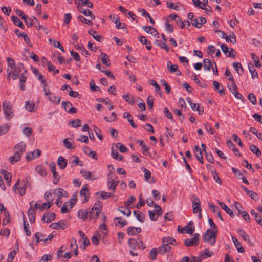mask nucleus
Masks as SVG:
<instances>
[{
	"mask_svg": "<svg viewBox=\"0 0 262 262\" xmlns=\"http://www.w3.org/2000/svg\"><path fill=\"white\" fill-rule=\"evenodd\" d=\"M241 188L247 193L248 195H250L252 199H257L258 195L256 193L248 190L246 187H245L244 186H241Z\"/></svg>",
	"mask_w": 262,
	"mask_h": 262,
	"instance_id": "obj_33",
	"label": "nucleus"
},
{
	"mask_svg": "<svg viewBox=\"0 0 262 262\" xmlns=\"http://www.w3.org/2000/svg\"><path fill=\"white\" fill-rule=\"evenodd\" d=\"M116 222V225H120L121 228L123 227L127 224V222L125 220H123L121 217H117L115 219Z\"/></svg>",
	"mask_w": 262,
	"mask_h": 262,
	"instance_id": "obj_36",
	"label": "nucleus"
},
{
	"mask_svg": "<svg viewBox=\"0 0 262 262\" xmlns=\"http://www.w3.org/2000/svg\"><path fill=\"white\" fill-rule=\"evenodd\" d=\"M97 193L100 194V197L102 199H107L110 198V197L113 196V194L112 193L107 192H105L103 191H101L99 192H97Z\"/></svg>",
	"mask_w": 262,
	"mask_h": 262,
	"instance_id": "obj_51",
	"label": "nucleus"
},
{
	"mask_svg": "<svg viewBox=\"0 0 262 262\" xmlns=\"http://www.w3.org/2000/svg\"><path fill=\"white\" fill-rule=\"evenodd\" d=\"M150 84L155 88V91L158 93L160 96H161V93L160 92L161 89L159 85L155 80H151L150 81Z\"/></svg>",
	"mask_w": 262,
	"mask_h": 262,
	"instance_id": "obj_54",
	"label": "nucleus"
},
{
	"mask_svg": "<svg viewBox=\"0 0 262 262\" xmlns=\"http://www.w3.org/2000/svg\"><path fill=\"white\" fill-rule=\"evenodd\" d=\"M139 40L142 43L146 45V48L147 50H150L151 49L150 41L146 39L145 37L143 36H141Z\"/></svg>",
	"mask_w": 262,
	"mask_h": 262,
	"instance_id": "obj_34",
	"label": "nucleus"
},
{
	"mask_svg": "<svg viewBox=\"0 0 262 262\" xmlns=\"http://www.w3.org/2000/svg\"><path fill=\"white\" fill-rule=\"evenodd\" d=\"M78 8L79 10L81 13H82L86 16H90L91 19L94 20L95 18V16L92 14V12L89 9H83L82 11V8H79V6H78Z\"/></svg>",
	"mask_w": 262,
	"mask_h": 262,
	"instance_id": "obj_29",
	"label": "nucleus"
},
{
	"mask_svg": "<svg viewBox=\"0 0 262 262\" xmlns=\"http://www.w3.org/2000/svg\"><path fill=\"white\" fill-rule=\"evenodd\" d=\"M167 68L170 73H175L177 75H180L181 73L180 70H178V66L177 64L172 65L170 61L167 62Z\"/></svg>",
	"mask_w": 262,
	"mask_h": 262,
	"instance_id": "obj_9",
	"label": "nucleus"
},
{
	"mask_svg": "<svg viewBox=\"0 0 262 262\" xmlns=\"http://www.w3.org/2000/svg\"><path fill=\"white\" fill-rule=\"evenodd\" d=\"M200 235L198 233H195L193 237L188 238L185 241V245L186 246H192L193 245H198L199 242Z\"/></svg>",
	"mask_w": 262,
	"mask_h": 262,
	"instance_id": "obj_6",
	"label": "nucleus"
},
{
	"mask_svg": "<svg viewBox=\"0 0 262 262\" xmlns=\"http://www.w3.org/2000/svg\"><path fill=\"white\" fill-rule=\"evenodd\" d=\"M35 237L36 238L35 244H37L40 241H43L45 242L46 235L41 233L36 232L35 235Z\"/></svg>",
	"mask_w": 262,
	"mask_h": 262,
	"instance_id": "obj_40",
	"label": "nucleus"
},
{
	"mask_svg": "<svg viewBox=\"0 0 262 262\" xmlns=\"http://www.w3.org/2000/svg\"><path fill=\"white\" fill-rule=\"evenodd\" d=\"M48 100L54 105H58L60 103L61 98L59 96H55L54 94H52L48 96Z\"/></svg>",
	"mask_w": 262,
	"mask_h": 262,
	"instance_id": "obj_18",
	"label": "nucleus"
},
{
	"mask_svg": "<svg viewBox=\"0 0 262 262\" xmlns=\"http://www.w3.org/2000/svg\"><path fill=\"white\" fill-rule=\"evenodd\" d=\"M127 231L129 236H133L139 233L141 231V229L139 227L130 226L127 228Z\"/></svg>",
	"mask_w": 262,
	"mask_h": 262,
	"instance_id": "obj_15",
	"label": "nucleus"
},
{
	"mask_svg": "<svg viewBox=\"0 0 262 262\" xmlns=\"http://www.w3.org/2000/svg\"><path fill=\"white\" fill-rule=\"evenodd\" d=\"M35 104L34 102L27 101L25 102V108L29 112H34L35 110Z\"/></svg>",
	"mask_w": 262,
	"mask_h": 262,
	"instance_id": "obj_30",
	"label": "nucleus"
},
{
	"mask_svg": "<svg viewBox=\"0 0 262 262\" xmlns=\"http://www.w3.org/2000/svg\"><path fill=\"white\" fill-rule=\"evenodd\" d=\"M88 33L90 35H92L93 38L97 41L99 42L102 41L103 38L102 36L101 35H98L96 31L93 29H90L88 30Z\"/></svg>",
	"mask_w": 262,
	"mask_h": 262,
	"instance_id": "obj_21",
	"label": "nucleus"
},
{
	"mask_svg": "<svg viewBox=\"0 0 262 262\" xmlns=\"http://www.w3.org/2000/svg\"><path fill=\"white\" fill-rule=\"evenodd\" d=\"M193 223L192 221H190L188 224L180 229V226H178V230L181 233H186L190 234H192L195 230V228L193 227H191L190 225H193Z\"/></svg>",
	"mask_w": 262,
	"mask_h": 262,
	"instance_id": "obj_5",
	"label": "nucleus"
},
{
	"mask_svg": "<svg viewBox=\"0 0 262 262\" xmlns=\"http://www.w3.org/2000/svg\"><path fill=\"white\" fill-rule=\"evenodd\" d=\"M111 155L114 159L119 161H122L123 160V156L121 155H120L117 151L114 150L113 148H112Z\"/></svg>",
	"mask_w": 262,
	"mask_h": 262,
	"instance_id": "obj_47",
	"label": "nucleus"
},
{
	"mask_svg": "<svg viewBox=\"0 0 262 262\" xmlns=\"http://www.w3.org/2000/svg\"><path fill=\"white\" fill-rule=\"evenodd\" d=\"M27 214L29 217V221L31 223H33L35 222V212L32 209V207L29 208Z\"/></svg>",
	"mask_w": 262,
	"mask_h": 262,
	"instance_id": "obj_28",
	"label": "nucleus"
},
{
	"mask_svg": "<svg viewBox=\"0 0 262 262\" xmlns=\"http://www.w3.org/2000/svg\"><path fill=\"white\" fill-rule=\"evenodd\" d=\"M123 117L124 118H127L128 121L130 123V125L134 128H136L138 126L136 125L133 119V117L132 115L128 112H125L123 114Z\"/></svg>",
	"mask_w": 262,
	"mask_h": 262,
	"instance_id": "obj_16",
	"label": "nucleus"
},
{
	"mask_svg": "<svg viewBox=\"0 0 262 262\" xmlns=\"http://www.w3.org/2000/svg\"><path fill=\"white\" fill-rule=\"evenodd\" d=\"M14 32L18 36H22L24 39V41L28 45H29V46H32L30 40L27 34L25 33H22V34H18L17 32H19L18 29H16Z\"/></svg>",
	"mask_w": 262,
	"mask_h": 262,
	"instance_id": "obj_27",
	"label": "nucleus"
},
{
	"mask_svg": "<svg viewBox=\"0 0 262 262\" xmlns=\"http://www.w3.org/2000/svg\"><path fill=\"white\" fill-rule=\"evenodd\" d=\"M88 215V211L85 209H81L78 211V217L84 220H86Z\"/></svg>",
	"mask_w": 262,
	"mask_h": 262,
	"instance_id": "obj_32",
	"label": "nucleus"
},
{
	"mask_svg": "<svg viewBox=\"0 0 262 262\" xmlns=\"http://www.w3.org/2000/svg\"><path fill=\"white\" fill-rule=\"evenodd\" d=\"M232 240L237 248V250L239 253H244L245 250L244 248L242 246L241 243L238 241V239L234 236H231Z\"/></svg>",
	"mask_w": 262,
	"mask_h": 262,
	"instance_id": "obj_14",
	"label": "nucleus"
},
{
	"mask_svg": "<svg viewBox=\"0 0 262 262\" xmlns=\"http://www.w3.org/2000/svg\"><path fill=\"white\" fill-rule=\"evenodd\" d=\"M235 70H236L237 73L240 74L241 73L239 72V69L241 70V71L243 72V68L241 66V64L239 62H233L232 64Z\"/></svg>",
	"mask_w": 262,
	"mask_h": 262,
	"instance_id": "obj_60",
	"label": "nucleus"
},
{
	"mask_svg": "<svg viewBox=\"0 0 262 262\" xmlns=\"http://www.w3.org/2000/svg\"><path fill=\"white\" fill-rule=\"evenodd\" d=\"M228 88L229 89L230 91L232 94L235 93L237 90V87L234 81L231 82V84L228 85Z\"/></svg>",
	"mask_w": 262,
	"mask_h": 262,
	"instance_id": "obj_58",
	"label": "nucleus"
},
{
	"mask_svg": "<svg viewBox=\"0 0 262 262\" xmlns=\"http://www.w3.org/2000/svg\"><path fill=\"white\" fill-rule=\"evenodd\" d=\"M88 192V189L86 186H84L83 188L81 189L80 191V195L81 196H83L84 200L83 201V203H86L88 201V198H89V194H87Z\"/></svg>",
	"mask_w": 262,
	"mask_h": 262,
	"instance_id": "obj_26",
	"label": "nucleus"
},
{
	"mask_svg": "<svg viewBox=\"0 0 262 262\" xmlns=\"http://www.w3.org/2000/svg\"><path fill=\"white\" fill-rule=\"evenodd\" d=\"M101 57L102 62L103 64H105L106 66H110V63H109L110 60L108 58V56L105 53H102L100 55Z\"/></svg>",
	"mask_w": 262,
	"mask_h": 262,
	"instance_id": "obj_48",
	"label": "nucleus"
},
{
	"mask_svg": "<svg viewBox=\"0 0 262 262\" xmlns=\"http://www.w3.org/2000/svg\"><path fill=\"white\" fill-rule=\"evenodd\" d=\"M193 212L194 213H199V216H201V204L199 199L198 198H195L192 201Z\"/></svg>",
	"mask_w": 262,
	"mask_h": 262,
	"instance_id": "obj_7",
	"label": "nucleus"
},
{
	"mask_svg": "<svg viewBox=\"0 0 262 262\" xmlns=\"http://www.w3.org/2000/svg\"><path fill=\"white\" fill-rule=\"evenodd\" d=\"M54 193L57 195L59 198L60 197H67L68 193L62 188H57L54 191Z\"/></svg>",
	"mask_w": 262,
	"mask_h": 262,
	"instance_id": "obj_25",
	"label": "nucleus"
},
{
	"mask_svg": "<svg viewBox=\"0 0 262 262\" xmlns=\"http://www.w3.org/2000/svg\"><path fill=\"white\" fill-rule=\"evenodd\" d=\"M69 123H71L72 126L73 127H77L80 126L81 125V120L79 119H76L73 120H72L69 122Z\"/></svg>",
	"mask_w": 262,
	"mask_h": 262,
	"instance_id": "obj_62",
	"label": "nucleus"
},
{
	"mask_svg": "<svg viewBox=\"0 0 262 262\" xmlns=\"http://www.w3.org/2000/svg\"><path fill=\"white\" fill-rule=\"evenodd\" d=\"M10 129V125L8 123L4 124L0 126V136L5 135Z\"/></svg>",
	"mask_w": 262,
	"mask_h": 262,
	"instance_id": "obj_37",
	"label": "nucleus"
},
{
	"mask_svg": "<svg viewBox=\"0 0 262 262\" xmlns=\"http://www.w3.org/2000/svg\"><path fill=\"white\" fill-rule=\"evenodd\" d=\"M55 217V213L53 212H47L43 214L42 216V221L48 223L53 221Z\"/></svg>",
	"mask_w": 262,
	"mask_h": 262,
	"instance_id": "obj_11",
	"label": "nucleus"
},
{
	"mask_svg": "<svg viewBox=\"0 0 262 262\" xmlns=\"http://www.w3.org/2000/svg\"><path fill=\"white\" fill-rule=\"evenodd\" d=\"M217 231H213L211 229H208L203 236V239L206 242H210L211 245L215 244L216 236Z\"/></svg>",
	"mask_w": 262,
	"mask_h": 262,
	"instance_id": "obj_2",
	"label": "nucleus"
},
{
	"mask_svg": "<svg viewBox=\"0 0 262 262\" xmlns=\"http://www.w3.org/2000/svg\"><path fill=\"white\" fill-rule=\"evenodd\" d=\"M213 255V252L211 251H209L208 249H205L202 250L200 253V256L202 259H206L208 257H210Z\"/></svg>",
	"mask_w": 262,
	"mask_h": 262,
	"instance_id": "obj_20",
	"label": "nucleus"
},
{
	"mask_svg": "<svg viewBox=\"0 0 262 262\" xmlns=\"http://www.w3.org/2000/svg\"><path fill=\"white\" fill-rule=\"evenodd\" d=\"M157 253L158 252L156 251V248H152L151 249L150 252H149V255H150V258L154 260L156 259L157 258Z\"/></svg>",
	"mask_w": 262,
	"mask_h": 262,
	"instance_id": "obj_63",
	"label": "nucleus"
},
{
	"mask_svg": "<svg viewBox=\"0 0 262 262\" xmlns=\"http://www.w3.org/2000/svg\"><path fill=\"white\" fill-rule=\"evenodd\" d=\"M170 249L171 246H170L168 244L163 243L162 245L159 247L158 252L161 254H164L167 252H170Z\"/></svg>",
	"mask_w": 262,
	"mask_h": 262,
	"instance_id": "obj_12",
	"label": "nucleus"
},
{
	"mask_svg": "<svg viewBox=\"0 0 262 262\" xmlns=\"http://www.w3.org/2000/svg\"><path fill=\"white\" fill-rule=\"evenodd\" d=\"M24 70V66L22 63H19L13 68V72L19 74V73Z\"/></svg>",
	"mask_w": 262,
	"mask_h": 262,
	"instance_id": "obj_49",
	"label": "nucleus"
},
{
	"mask_svg": "<svg viewBox=\"0 0 262 262\" xmlns=\"http://www.w3.org/2000/svg\"><path fill=\"white\" fill-rule=\"evenodd\" d=\"M75 47L77 50L81 51V53L82 55H85L86 56L90 55V53H88V51L86 50V49L83 45L79 46L78 45H75Z\"/></svg>",
	"mask_w": 262,
	"mask_h": 262,
	"instance_id": "obj_45",
	"label": "nucleus"
},
{
	"mask_svg": "<svg viewBox=\"0 0 262 262\" xmlns=\"http://www.w3.org/2000/svg\"><path fill=\"white\" fill-rule=\"evenodd\" d=\"M41 154V151L40 149H37L32 152L27 153L26 156V160L28 161H31L35 158H38Z\"/></svg>",
	"mask_w": 262,
	"mask_h": 262,
	"instance_id": "obj_8",
	"label": "nucleus"
},
{
	"mask_svg": "<svg viewBox=\"0 0 262 262\" xmlns=\"http://www.w3.org/2000/svg\"><path fill=\"white\" fill-rule=\"evenodd\" d=\"M81 173L85 179L88 180H94L97 179L96 178H92L91 172L88 171L81 170Z\"/></svg>",
	"mask_w": 262,
	"mask_h": 262,
	"instance_id": "obj_39",
	"label": "nucleus"
},
{
	"mask_svg": "<svg viewBox=\"0 0 262 262\" xmlns=\"http://www.w3.org/2000/svg\"><path fill=\"white\" fill-rule=\"evenodd\" d=\"M143 29L148 33L152 34L153 36L159 38V33L156 29L151 26H144Z\"/></svg>",
	"mask_w": 262,
	"mask_h": 262,
	"instance_id": "obj_13",
	"label": "nucleus"
},
{
	"mask_svg": "<svg viewBox=\"0 0 262 262\" xmlns=\"http://www.w3.org/2000/svg\"><path fill=\"white\" fill-rule=\"evenodd\" d=\"M16 253L15 250L11 251L8 255L7 262H12L14 258L15 257V256L16 255Z\"/></svg>",
	"mask_w": 262,
	"mask_h": 262,
	"instance_id": "obj_64",
	"label": "nucleus"
},
{
	"mask_svg": "<svg viewBox=\"0 0 262 262\" xmlns=\"http://www.w3.org/2000/svg\"><path fill=\"white\" fill-rule=\"evenodd\" d=\"M3 108L6 118L10 120L14 115L10 102L7 101L3 102Z\"/></svg>",
	"mask_w": 262,
	"mask_h": 262,
	"instance_id": "obj_3",
	"label": "nucleus"
},
{
	"mask_svg": "<svg viewBox=\"0 0 262 262\" xmlns=\"http://www.w3.org/2000/svg\"><path fill=\"white\" fill-rule=\"evenodd\" d=\"M176 242V240L170 236H167L163 237L162 239V243L165 244H171L173 245V243Z\"/></svg>",
	"mask_w": 262,
	"mask_h": 262,
	"instance_id": "obj_50",
	"label": "nucleus"
},
{
	"mask_svg": "<svg viewBox=\"0 0 262 262\" xmlns=\"http://www.w3.org/2000/svg\"><path fill=\"white\" fill-rule=\"evenodd\" d=\"M251 214L254 215L256 221L257 223L262 226V220L261 215L257 212H256L254 210H251L250 211Z\"/></svg>",
	"mask_w": 262,
	"mask_h": 262,
	"instance_id": "obj_35",
	"label": "nucleus"
},
{
	"mask_svg": "<svg viewBox=\"0 0 262 262\" xmlns=\"http://www.w3.org/2000/svg\"><path fill=\"white\" fill-rule=\"evenodd\" d=\"M123 99L129 104H134L135 101L133 97H130L128 94L124 95L122 96Z\"/></svg>",
	"mask_w": 262,
	"mask_h": 262,
	"instance_id": "obj_52",
	"label": "nucleus"
},
{
	"mask_svg": "<svg viewBox=\"0 0 262 262\" xmlns=\"http://www.w3.org/2000/svg\"><path fill=\"white\" fill-rule=\"evenodd\" d=\"M92 209H94V210L96 211L95 218H98L100 213H101L102 209L101 203L100 201L96 202Z\"/></svg>",
	"mask_w": 262,
	"mask_h": 262,
	"instance_id": "obj_22",
	"label": "nucleus"
},
{
	"mask_svg": "<svg viewBox=\"0 0 262 262\" xmlns=\"http://www.w3.org/2000/svg\"><path fill=\"white\" fill-rule=\"evenodd\" d=\"M30 228L29 224L27 222L26 220L24 219V230L26 233V235L28 236L31 235V232L29 230V228Z\"/></svg>",
	"mask_w": 262,
	"mask_h": 262,
	"instance_id": "obj_53",
	"label": "nucleus"
},
{
	"mask_svg": "<svg viewBox=\"0 0 262 262\" xmlns=\"http://www.w3.org/2000/svg\"><path fill=\"white\" fill-rule=\"evenodd\" d=\"M248 99L252 103V104L255 105L256 104L257 101L256 97L252 93H251L248 95Z\"/></svg>",
	"mask_w": 262,
	"mask_h": 262,
	"instance_id": "obj_61",
	"label": "nucleus"
},
{
	"mask_svg": "<svg viewBox=\"0 0 262 262\" xmlns=\"http://www.w3.org/2000/svg\"><path fill=\"white\" fill-rule=\"evenodd\" d=\"M237 232L238 235L246 242H248L249 243H251L250 240L249 236L246 233V232L241 229H238L237 230Z\"/></svg>",
	"mask_w": 262,
	"mask_h": 262,
	"instance_id": "obj_23",
	"label": "nucleus"
},
{
	"mask_svg": "<svg viewBox=\"0 0 262 262\" xmlns=\"http://www.w3.org/2000/svg\"><path fill=\"white\" fill-rule=\"evenodd\" d=\"M213 85L216 91H217L220 93V95H225V90L223 88V86L220 85L219 83L217 81H213Z\"/></svg>",
	"mask_w": 262,
	"mask_h": 262,
	"instance_id": "obj_24",
	"label": "nucleus"
},
{
	"mask_svg": "<svg viewBox=\"0 0 262 262\" xmlns=\"http://www.w3.org/2000/svg\"><path fill=\"white\" fill-rule=\"evenodd\" d=\"M11 20L16 26L23 29L24 28V26L23 23L20 20V19L17 17L15 16H12Z\"/></svg>",
	"mask_w": 262,
	"mask_h": 262,
	"instance_id": "obj_44",
	"label": "nucleus"
},
{
	"mask_svg": "<svg viewBox=\"0 0 262 262\" xmlns=\"http://www.w3.org/2000/svg\"><path fill=\"white\" fill-rule=\"evenodd\" d=\"M137 142L139 143L140 145L142 146V148L143 150V154L144 155H146V153L148 152L149 150V147L144 144V141L143 140H138Z\"/></svg>",
	"mask_w": 262,
	"mask_h": 262,
	"instance_id": "obj_55",
	"label": "nucleus"
},
{
	"mask_svg": "<svg viewBox=\"0 0 262 262\" xmlns=\"http://www.w3.org/2000/svg\"><path fill=\"white\" fill-rule=\"evenodd\" d=\"M134 215L136 217L137 219L140 222H143L145 219L144 214L138 210H135L133 212Z\"/></svg>",
	"mask_w": 262,
	"mask_h": 262,
	"instance_id": "obj_31",
	"label": "nucleus"
},
{
	"mask_svg": "<svg viewBox=\"0 0 262 262\" xmlns=\"http://www.w3.org/2000/svg\"><path fill=\"white\" fill-rule=\"evenodd\" d=\"M203 66L205 70L210 71L213 65L209 59L206 58L203 60Z\"/></svg>",
	"mask_w": 262,
	"mask_h": 262,
	"instance_id": "obj_42",
	"label": "nucleus"
},
{
	"mask_svg": "<svg viewBox=\"0 0 262 262\" xmlns=\"http://www.w3.org/2000/svg\"><path fill=\"white\" fill-rule=\"evenodd\" d=\"M155 207L156 208L155 210L148 211L149 218L152 221H156L158 216H161L162 214L161 207L157 204H154Z\"/></svg>",
	"mask_w": 262,
	"mask_h": 262,
	"instance_id": "obj_4",
	"label": "nucleus"
},
{
	"mask_svg": "<svg viewBox=\"0 0 262 262\" xmlns=\"http://www.w3.org/2000/svg\"><path fill=\"white\" fill-rule=\"evenodd\" d=\"M118 210L123 214L126 215L127 217H129L131 214V211L130 210V209L124 206L120 207L119 208Z\"/></svg>",
	"mask_w": 262,
	"mask_h": 262,
	"instance_id": "obj_41",
	"label": "nucleus"
},
{
	"mask_svg": "<svg viewBox=\"0 0 262 262\" xmlns=\"http://www.w3.org/2000/svg\"><path fill=\"white\" fill-rule=\"evenodd\" d=\"M250 150L255 154L257 157H259L261 156V152L260 150V149L255 145H251L250 146Z\"/></svg>",
	"mask_w": 262,
	"mask_h": 262,
	"instance_id": "obj_46",
	"label": "nucleus"
},
{
	"mask_svg": "<svg viewBox=\"0 0 262 262\" xmlns=\"http://www.w3.org/2000/svg\"><path fill=\"white\" fill-rule=\"evenodd\" d=\"M218 203L222 209L229 214L231 217L233 218L234 217L233 212L224 203L221 201H219Z\"/></svg>",
	"mask_w": 262,
	"mask_h": 262,
	"instance_id": "obj_19",
	"label": "nucleus"
},
{
	"mask_svg": "<svg viewBox=\"0 0 262 262\" xmlns=\"http://www.w3.org/2000/svg\"><path fill=\"white\" fill-rule=\"evenodd\" d=\"M57 164L60 169L63 170L67 167V160L62 156H59L58 158Z\"/></svg>",
	"mask_w": 262,
	"mask_h": 262,
	"instance_id": "obj_17",
	"label": "nucleus"
},
{
	"mask_svg": "<svg viewBox=\"0 0 262 262\" xmlns=\"http://www.w3.org/2000/svg\"><path fill=\"white\" fill-rule=\"evenodd\" d=\"M248 68L250 73L251 74V77L252 79L258 78V73L256 71L254 66L251 63L249 64Z\"/></svg>",
	"mask_w": 262,
	"mask_h": 262,
	"instance_id": "obj_38",
	"label": "nucleus"
},
{
	"mask_svg": "<svg viewBox=\"0 0 262 262\" xmlns=\"http://www.w3.org/2000/svg\"><path fill=\"white\" fill-rule=\"evenodd\" d=\"M26 145L23 142L16 144L14 148V154L12 156L9 157V161L12 164L20 160L22 154L25 152Z\"/></svg>",
	"mask_w": 262,
	"mask_h": 262,
	"instance_id": "obj_1",
	"label": "nucleus"
},
{
	"mask_svg": "<svg viewBox=\"0 0 262 262\" xmlns=\"http://www.w3.org/2000/svg\"><path fill=\"white\" fill-rule=\"evenodd\" d=\"M5 217L3 220L2 224L3 225H6L10 221V215L8 210H5L4 213Z\"/></svg>",
	"mask_w": 262,
	"mask_h": 262,
	"instance_id": "obj_43",
	"label": "nucleus"
},
{
	"mask_svg": "<svg viewBox=\"0 0 262 262\" xmlns=\"http://www.w3.org/2000/svg\"><path fill=\"white\" fill-rule=\"evenodd\" d=\"M250 130L254 134L258 139L262 140V134L260 133H258L257 129L253 127H251L250 128Z\"/></svg>",
	"mask_w": 262,
	"mask_h": 262,
	"instance_id": "obj_56",
	"label": "nucleus"
},
{
	"mask_svg": "<svg viewBox=\"0 0 262 262\" xmlns=\"http://www.w3.org/2000/svg\"><path fill=\"white\" fill-rule=\"evenodd\" d=\"M116 147L118 148L121 152H126L127 151L126 147L121 143H117L116 144Z\"/></svg>",
	"mask_w": 262,
	"mask_h": 262,
	"instance_id": "obj_57",
	"label": "nucleus"
},
{
	"mask_svg": "<svg viewBox=\"0 0 262 262\" xmlns=\"http://www.w3.org/2000/svg\"><path fill=\"white\" fill-rule=\"evenodd\" d=\"M138 242L134 238H130L128 241V244L131 249L135 250L137 246Z\"/></svg>",
	"mask_w": 262,
	"mask_h": 262,
	"instance_id": "obj_59",
	"label": "nucleus"
},
{
	"mask_svg": "<svg viewBox=\"0 0 262 262\" xmlns=\"http://www.w3.org/2000/svg\"><path fill=\"white\" fill-rule=\"evenodd\" d=\"M113 173H109L107 178V186L110 190H112L113 193L115 192V188L113 184L114 183V179L113 178Z\"/></svg>",
	"mask_w": 262,
	"mask_h": 262,
	"instance_id": "obj_10",
	"label": "nucleus"
}]
</instances>
